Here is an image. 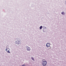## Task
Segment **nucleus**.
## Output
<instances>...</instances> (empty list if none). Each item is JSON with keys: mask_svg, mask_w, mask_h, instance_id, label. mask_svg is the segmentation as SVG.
<instances>
[{"mask_svg": "<svg viewBox=\"0 0 66 66\" xmlns=\"http://www.w3.org/2000/svg\"><path fill=\"white\" fill-rule=\"evenodd\" d=\"M7 49H6V51H7Z\"/></svg>", "mask_w": 66, "mask_h": 66, "instance_id": "obj_7", "label": "nucleus"}, {"mask_svg": "<svg viewBox=\"0 0 66 66\" xmlns=\"http://www.w3.org/2000/svg\"><path fill=\"white\" fill-rule=\"evenodd\" d=\"M8 53H10V52L9 51H7Z\"/></svg>", "mask_w": 66, "mask_h": 66, "instance_id": "obj_5", "label": "nucleus"}, {"mask_svg": "<svg viewBox=\"0 0 66 66\" xmlns=\"http://www.w3.org/2000/svg\"><path fill=\"white\" fill-rule=\"evenodd\" d=\"M42 64L43 65V66H45V65H46V64H47V62L46 61H43Z\"/></svg>", "mask_w": 66, "mask_h": 66, "instance_id": "obj_1", "label": "nucleus"}, {"mask_svg": "<svg viewBox=\"0 0 66 66\" xmlns=\"http://www.w3.org/2000/svg\"><path fill=\"white\" fill-rule=\"evenodd\" d=\"M62 14H64V12H62L61 13Z\"/></svg>", "mask_w": 66, "mask_h": 66, "instance_id": "obj_4", "label": "nucleus"}, {"mask_svg": "<svg viewBox=\"0 0 66 66\" xmlns=\"http://www.w3.org/2000/svg\"><path fill=\"white\" fill-rule=\"evenodd\" d=\"M32 60H34V59H33V58L32 57Z\"/></svg>", "mask_w": 66, "mask_h": 66, "instance_id": "obj_6", "label": "nucleus"}, {"mask_svg": "<svg viewBox=\"0 0 66 66\" xmlns=\"http://www.w3.org/2000/svg\"><path fill=\"white\" fill-rule=\"evenodd\" d=\"M42 27H42V26H40V29H42Z\"/></svg>", "mask_w": 66, "mask_h": 66, "instance_id": "obj_3", "label": "nucleus"}, {"mask_svg": "<svg viewBox=\"0 0 66 66\" xmlns=\"http://www.w3.org/2000/svg\"><path fill=\"white\" fill-rule=\"evenodd\" d=\"M49 45V43H47V44L46 45V46L47 47H49V46H50V45Z\"/></svg>", "mask_w": 66, "mask_h": 66, "instance_id": "obj_2", "label": "nucleus"}]
</instances>
